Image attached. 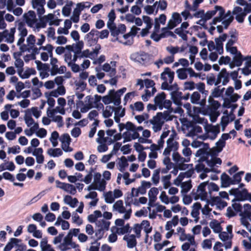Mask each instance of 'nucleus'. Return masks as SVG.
<instances>
[{"mask_svg":"<svg viewBox=\"0 0 251 251\" xmlns=\"http://www.w3.org/2000/svg\"><path fill=\"white\" fill-rule=\"evenodd\" d=\"M173 111L175 113L177 112L176 110L174 111V109H167V110L164 111L163 113L161 112H158L156 115L153 117V120L151 121V124L156 125L157 129L160 130L164 123V122L161 121V120L163 119L166 121H172L173 117L170 115V113Z\"/></svg>","mask_w":251,"mask_h":251,"instance_id":"nucleus-1","label":"nucleus"},{"mask_svg":"<svg viewBox=\"0 0 251 251\" xmlns=\"http://www.w3.org/2000/svg\"><path fill=\"white\" fill-rule=\"evenodd\" d=\"M175 72L171 71L169 67L164 69V71L161 74L160 78L164 81L161 84V89L163 90H171L172 86L169 84H172L174 79Z\"/></svg>","mask_w":251,"mask_h":251,"instance_id":"nucleus-2","label":"nucleus"},{"mask_svg":"<svg viewBox=\"0 0 251 251\" xmlns=\"http://www.w3.org/2000/svg\"><path fill=\"white\" fill-rule=\"evenodd\" d=\"M229 193L230 195H233L235 197L232 201L247 200L248 197L249 195V193L246 188H244L242 190H240L239 188H232L229 190Z\"/></svg>","mask_w":251,"mask_h":251,"instance_id":"nucleus-3","label":"nucleus"},{"mask_svg":"<svg viewBox=\"0 0 251 251\" xmlns=\"http://www.w3.org/2000/svg\"><path fill=\"white\" fill-rule=\"evenodd\" d=\"M208 181L203 182L200 184L197 190V192H200L199 194L194 193V190L192 191V194L195 195L194 197V199L195 200H197L199 198H200L201 201H205L206 200L207 193L205 191V187L208 185Z\"/></svg>","mask_w":251,"mask_h":251,"instance_id":"nucleus-4","label":"nucleus"},{"mask_svg":"<svg viewBox=\"0 0 251 251\" xmlns=\"http://www.w3.org/2000/svg\"><path fill=\"white\" fill-rule=\"evenodd\" d=\"M99 31L92 29L90 32L85 35L84 39L87 41L88 45L92 46L97 44L99 40Z\"/></svg>","mask_w":251,"mask_h":251,"instance_id":"nucleus-5","label":"nucleus"},{"mask_svg":"<svg viewBox=\"0 0 251 251\" xmlns=\"http://www.w3.org/2000/svg\"><path fill=\"white\" fill-rule=\"evenodd\" d=\"M56 187L59 188L72 195L76 193V188L72 184L62 182L58 180L55 181Z\"/></svg>","mask_w":251,"mask_h":251,"instance_id":"nucleus-6","label":"nucleus"},{"mask_svg":"<svg viewBox=\"0 0 251 251\" xmlns=\"http://www.w3.org/2000/svg\"><path fill=\"white\" fill-rule=\"evenodd\" d=\"M182 22V18L180 15L177 12H174L172 14L171 19L168 22V28L172 29L176 27Z\"/></svg>","mask_w":251,"mask_h":251,"instance_id":"nucleus-7","label":"nucleus"},{"mask_svg":"<svg viewBox=\"0 0 251 251\" xmlns=\"http://www.w3.org/2000/svg\"><path fill=\"white\" fill-rule=\"evenodd\" d=\"M60 141L62 143V148L65 151H72L73 149L69 147L71 142V138L68 133H64L62 135Z\"/></svg>","mask_w":251,"mask_h":251,"instance_id":"nucleus-8","label":"nucleus"},{"mask_svg":"<svg viewBox=\"0 0 251 251\" xmlns=\"http://www.w3.org/2000/svg\"><path fill=\"white\" fill-rule=\"evenodd\" d=\"M231 102L232 101L230 100L229 99L226 98L224 99V102L223 103V107L226 108H231V111L230 112V121L232 122L234 121L235 119V116L234 114H233V111L237 108L238 104H231Z\"/></svg>","mask_w":251,"mask_h":251,"instance_id":"nucleus-9","label":"nucleus"},{"mask_svg":"<svg viewBox=\"0 0 251 251\" xmlns=\"http://www.w3.org/2000/svg\"><path fill=\"white\" fill-rule=\"evenodd\" d=\"M32 5L34 9L37 8V14L39 17L44 14L45 12V9L44 7L46 4L45 0H32Z\"/></svg>","mask_w":251,"mask_h":251,"instance_id":"nucleus-10","label":"nucleus"},{"mask_svg":"<svg viewBox=\"0 0 251 251\" xmlns=\"http://www.w3.org/2000/svg\"><path fill=\"white\" fill-rule=\"evenodd\" d=\"M126 87H123L122 89L118 90L117 91H115L114 89H112L109 90V93L111 94H113L115 100H114V105L116 106H120V104L121 103V97L123 95L124 93L126 92Z\"/></svg>","mask_w":251,"mask_h":251,"instance_id":"nucleus-11","label":"nucleus"},{"mask_svg":"<svg viewBox=\"0 0 251 251\" xmlns=\"http://www.w3.org/2000/svg\"><path fill=\"white\" fill-rule=\"evenodd\" d=\"M23 17L25 22L29 27H32L33 25L37 22L36 14L34 11L30 10L27 13H25Z\"/></svg>","mask_w":251,"mask_h":251,"instance_id":"nucleus-12","label":"nucleus"},{"mask_svg":"<svg viewBox=\"0 0 251 251\" xmlns=\"http://www.w3.org/2000/svg\"><path fill=\"white\" fill-rule=\"evenodd\" d=\"M166 95L162 92L160 93H158L154 98V103L158 106L160 110L162 109V105L163 101L166 99Z\"/></svg>","mask_w":251,"mask_h":251,"instance_id":"nucleus-13","label":"nucleus"},{"mask_svg":"<svg viewBox=\"0 0 251 251\" xmlns=\"http://www.w3.org/2000/svg\"><path fill=\"white\" fill-rule=\"evenodd\" d=\"M182 95L181 92L177 91L171 93V98L175 104L178 106L181 105Z\"/></svg>","mask_w":251,"mask_h":251,"instance_id":"nucleus-14","label":"nucleus"},{"mask_svg":"<svg viewBox=\"0 0 251 251\" xmlns=\"http://www.w3.org/2000/svg\"><path fill=\"white\" fill-rule=\"evenodd\" d=\"M43 150L41 148L35 149L32 154L36 157V161L39 164H42L44 161V156L43 155Z\"/></svg>","mask_w":251,"mask_h":251,"instance_id":"nucleus-15","label":"nucleus"},{"mask_svg":"<svg viewBox=\"0 0 251 251\" xmlns=\"http://www.w3.org/2000/svg\"><path fill=\"white\" fill-rule=\"evenodd\" d=\"M106 184V181L102 179V182L100 183V185L95 182H93L88 186L87 190L88 191H91L92 190H98L100 191H102L105 189Z\"/></svg>","mask_w":251,"mask_h":251,"instance_id":"nucleus-16","label":"nucleus"},{"mask_svg":"<svg viewBox=\"0 0 251 251\" xmlns=\"http://www.w3.org/2000/svg\"><path fill=\"white\" fill-rule=\"evenodd\" d=\"M222 6L219 5H216L214 7V9L213 10L207 11L206 13H204L203 18L205 21H207L210 19L213 16H214L218 11H219L222 8Z\"/></svg>","mask_w":251,"mask_h":251,"instance_id":"nucleus-17","label":"nucleus"},{"mask_svg":"<svg viewBox=\"0 0 251 251\" xmlns=\"http://www.w3.org/2000/svg\"><path fill=\"white\" fill-rule=\"evenodd\" d=\"M222 185L223 187H228L230 185H232V178L229 177L226 173H224L221 177Z\"/></svg>","mask_w":251,"mask_h":251,"instance_id":"nucleus-18","label":"nucleus"},{"mask_svg":"<svg viewBox=\"0 0 251 251\" xmlns=\"http://www.w3.org/2000/svg\"><path fill=\"white\" fill-rule=\"evenodd\" d=\"M124 240L126 241L127 246L128 248H133L137 245L136 236L134 234H131L129 236V238L127 237L126 236H125L124 237Z\"/></svg>","mask_w":251,"mask_h":251,"instance_id":"nucleus-19","label":"nucleus"},{"mask_svg":"<svg viewBox=\"0 0 251 251\" xmlns=\"http://www.w3.org/2000/svg\"><path fill=\"white\" fill-rule=\"evenodd\" d=\"M247 59L248 56L244 57L240 51H239L238 54H235L233 58V61L235 63V65L237 67L241 66L243 62Z\"/></svg>","mask_w":251,"mask_h":251,"instance_id":"nucleus-20","label":"nucleus"},{"mask_svg":"<svg viewBox=\"0 0 251 251\" xmlns=\"http://www.w3.org/2000/svg\"><path fill=\"white\" fill-rule=\"evenodd\" d=\"M220 74L221 75L222 78H223L222 81L223 85H226L230 80L229 73L227 71L226 68H223L220 72Z\"/></svg>","mask_w":251,"mask_h":251,"instance_id":"nucleus-21","label":"nucleus"},{"mask_svg":"<svg viewBox=\"0 0 251 251\" xmlns=\"http://www.w3.org/2000/svg\"><path fill=\"white\" fill-rule=\"evenodd\" d=\"M21 241V239L11 238L10 239V241L5 246L3 251H10L13 248L14 245H17V244Z\"/></svg>","mask_w":251,"mask_h":251,"instance_id":"nucleus-22","label":"nucleus"},{"mask_svg":"<svg viewBox=\"0 0 251 251\" xmlns=\"http://www.w3.org/2000/svg\"><path fill=\"white\" fill-rule=\"evenodd\" d=\"M141 225L144 226V230L146 233L145 242H147L148 239V234L151 233L152 230V227L150 226V223L147 220H144L141 223Z\"/></svg>","mask_w":251,"mask_h":251,"instance_id":"nucleus-23","label":"nucleus"},{"mask_svg":"<svg viewBox=\"0 0 251 251\" xmlns=\"http://www.w3.org/2000/svg\"><path fill=\"white\" fill-rule=\"evenodd\" d=\"M209 225L211 228L213 229L215 233H220L222 230L220 223L216 219H214L210 222Z\"/></svg>","mask_w":251,"mask_h":251,"instance_id":"nucleus-24","label":"nucleus"},{"mask_svg":"<svg viewBox=\"0 0 251 251\" xmlns=\"http://www.w3.org/2000/svg\"><path fill=\"white\" fill-rule=\"evenodd\" d=\"M132 228L130 227L128 223L125 226H122L121 228H117L116 232L119 235H124L127 233L131 232Z\"/></svg>","mask_w":251,"mask_h":251,"instance_id":"nucleus-25","label":"nucleus"},{"mask_svg":"<svg viewBox=\"0 0 251 251\" xmlns=\"http://www.w3.org/2000/svg\"><path fill=\"white\" fill-rule=\"evenodd\" d=\"M47 153L49 155L53 157L61 156L63 154V152L60 148H50L48 149Z\"/></svg>","mask_w":251,"mask_h":251,"instance_id":"nucleus-26","label":"nucleus"},{"mask_svg":"<svg viewBox=\"0 0 251 251\" xmlns=\"http://www.w3.org/2000/svg\"><path fill=\"white\" fill-rule=\"evenodd\" d=\"M113 208L118 210L120 213H124L126 212V208L123 206L122 200L117 201L113 205Z\"/></svg>","mask_w":251,"mask_h":251,"instance_id":"nucleus-27","label":"nucleus"},{"mask_svg":"<svg viewBox=\"0 0 251 251\" xmlns=\"http://www.w3.org/2000/svg\"><path fill=\"white\" fill-rule=\"evenodd\" d=\"M73 2L72 1H70L67 4H66L62 8V14L65 17H68L70 16Z\"/></svg>","mask_w":251,"mask_h":251,"instance_id":"nucleus-28","label":"nucleus"},{"mask_svg":"<svg viewBox=\"0 0 251 251\" xmlns=\"http://www.w3.org/2000/svg\"><path fill=\"white\" fill-rule=\"evenodd\" d=\"M25 26V23L24 22H20L18 23V29L20 32V35L23 37H25L27 34V30Z\"/></svg>","mask_w":251,"mask_h":251,"instance_id":"nucleus-29","label":"nucleus"},{"mask_svg":"<svg viewBox=\"0 0 251 251\" xmlns=\"http://www.w3.org/2000/svg\"><path fill=\"white\" fill-rule=\"evenodd\" d=\"M116 107L114 106L110 105L106 106L105 110L103 111V116L105 118L111 117L112 115L113 111L115 112L116 110Z\"/></svg>","mask_w":251,"mask_h":251,"instance_id":"nucleus-30","label":"nucleus"},{"mask_svg":"<svg viewBox=\"0 0 251 251\" xmlns=\"http://www.w3.org/2000/svg\"><path fill=\"white\" fill-rule=\"evenodd\" d=\"M244 210L242 212L241 215L242 217L250 218L251 217V205L249 203L244 205Z\"/></svg>","mask_w":251,"mask_h":251,"instance_id":"nucleus-31","label":"nucleus"},{"mask_svg":"<svg viewBox=\"0 0 251 251\" xmlns=\"http://www.w3.org/2000/svg\"><path fill=\"white\" fill-rule=\"evenodd\" d=\"M35 62L37 65V68L38 70L43 71L44 72H47L49 70L50 66L48 64H43L39 60H36Z\"/></svg>","mask_w":251,"mask_h":251,"instance_id":"nucleus-32","label":"nucleus"},{"mask_svg":"<svg viewBox=\"0 0 251 251\" xmlns=\"http://www.w3.org/2000/svg\"><path fill=\"white\" fill-rule=\"evenodd\" d=\"M224 13H225V9L222 7L221 10L219 11V16L215 17L212 22V25H216L218 22H220L222 21L223 19H224Z\"/></svg>","mask_w":251,"mask_h":251,"instance_id":"nucleus-33","label":"nucleus"},{"mask_svg":"<svg viewBox=\"0 0 251 251\" xmlns=\"http://www.w3.org/2000/svg\"><path fill=\"white\" fill-rule=\"evenodd\" d=\"M244 174V171H240L234 175L233 178H232V185L239 183L242 179V176Z\"/></svg>","mask_w":251,"mask_h":251,"instance_id":"nucleus-34","label":"nucleus"},{"mask_svg":"<svg viewBox=\"0 0 251 251\" xmlns=\"http://www.w3.org/2000/svg\"><path fill=\"white\" fill-rule=\"evenodd\" d=\"M110 222L104 220H101L98 222V226L100 228H102L103 230H108L109 228Z\"/></svg>","mask_w":251,"mask_h":251,"instance_id":"nucleus-35","label":"nucleus"},{"mask_svg":"<svg viewBox=\"0 0 251 251\" xmlns=\"http://www.w3.org/2000/svg\"><path fill=\"white\" fill-rule=\"evenodd\" d=\"M24 119L25 122V124L27 125L28 126H31L34 123V119L32 118L31 115V113L29 111H26L25 112Z\"/></svg>","mask_w":251,"mask_h":251,"instance_id":"nucleus-36","label":"nucleus"},{"mask_svg":"<svg viewBox=\"0 0 251 251\" xmlns=\"http://www.w3.org/2000/svg\"><path fill=\"white\" fill-rule=\"evenodd\" d=\"M173 159L176 163H184L185 162H188L189 161V160H186V159L185 158L181 157L178 152L173 153Z\"/></svg>","mask_w":251,"mask_h":251,"instance_id":"nucleus-37","label":"nucleus"},{"mask_svg":"<svg viewBox=\"0 0 251 251\" xmlns=\"http://www.w3.org/2000/svg\"><path fill=\"white\" fill-rule=\"evenodd\" d=\"M102 100L105 104H108L112 102L114 103L115 99L113 94H110L109 92L108 95L103 97Z\"/></svg>","mask_w":251,"mask_h":251,"instance_id":"nucleus-38","label":"nucleus"},{"mask_svg":"<svg viewBox=\"0 0 251 251\" xmlns=\"http://www.w3.org/2000/svg\"><path fill=\"white\" fill-rule=\"evenodd\" d=\"M187 70L185 68L178 69L176 71L177 76L179 79L183 80L187 77V74L186 73Z\"/></svg>","mask_w":251,"mask_h":251,"instance_id":"nucleus-39","label":"nucleus"},{"mask_svg":"<svg viewBox=\"0 0 251 251\" xmlns=\"http://www.w3.org/2000/svg\"><path fill=\"white\" fill-rule=\"evenodd\" d=\"M209 131L213 133L214 134L213 136H211L210 137V139L211 140L215 139L218 134H219L220 132V127L219 126H211Z\"/></svg>","mask_w":251,"mask_h":251,"instance_id":"nucleus-40","label":"nucleus"},{"mask_svg":"<svg viewBox=\"0 0 251 251\" xmlns=\"http://www.w3.org/2000/svg\"><path fill=\"white\" fill-rule=\"evenodd\" d=\"M91 3L89 2H80L78 3L76 5V8L75 9H77L79 12L81 13V11L83 10L85 8H90Z\"/></svg>","mask_w":251,"mask_h":251,"instance_id":"nucleus-41","label":"nucleus"},{"mask_svg":"<svg viewBox=\"0 0 251 251\" xmlns=\"http://www.w3.org/2000/svg\"><path fill=\"white\" fill-rule=\"evenodd\" d=\"M192 185L190 180L184 182L181 184L182 192L187 193L192 188Z\"/></svg>","mask_w":251,"mask_h":251,"instance_id":"nucleus-42","label":"nucleus"},{"mask_svg":"<svg viewBox=\"0 0 251 251\" xmlns=\"http://www.w3.org/2000/svg\"><path fill=\"white\" fill-rule=\"evenodd\" d=\"M86 99L88 100V104H87V109L86 110H83V109H81V112L82 113L87 112L88 110L91 109L94 107L93 106V98L91 96H87L86 97Z\"/></svg>","mask_w":251,"mask_h":251,"instance_id":"nucleus-43","label":"nucleus"},{"mask_svg":"<svg viewBox=\"0 0 251 251\" xmlns=\"http://www.w3.org/2000/svg\"><path fill=\"white\" fill-rule=\"evenodd\" d=\"M104 232V230H102V228H99L97 230H96L95 232V236L97 237V239L95 240L94 242L92 243V244L93 245L97 242H98L99 240L101 239L103 236Z\"/></svg>","mask_w":251,"mask_h":251,"instance_id":"nucleus-44","label":"nucleus"},{"mask_svg":"<svg viewBox=\"0 0 251 251\" xmlns=\"http://www.w3.org/2000/svg\"><path fill=\"white\" fill-rule=\"evenodd\" d=\"M160 169H156L153 174L152 176V180L154 184L156 185L158 184L159 182V179H160Z\"/></svg>","mask_w":251,"mask_h":251,"instance_id":"nucleus-45","label":"nucleus"},{"mask_svg":"<svg viewBox=\"0 0 251 251\" xmlns=\"http://www.w3.org/2000/svg\"><path fill=\"white\" fill-rule=\"evenodd\" d=\"M105 132L103 130H100L98 131V135L99 138L97 139V141L99 143H105L107 141V138H104Z\"/></svg>","mask_w":251,"mask_h":251,"instance_id":"nucleus-46","label":"nucleus"},{"mask_svg":"<svg viewBox=\"0 0 251 251\" xmlns=\"http://www.w3.org/2000/svg\"><path fill=\"white\" fill-rule=\"evenodd\" d=\"M173 137H170L167 141V144L169 143V146L172 147L171 149L175 151H176L178 148V143L176 141H174Z\"/></svg>","mask_w":251,"mask_h":251,"instance_id":"nucleus-47","label":"nucleus"},{"mask_svg":"<svg viewBox=\"0 0 251 251\" xmlns=\"http://www.w3.org/2000/svg\"><path fill=\"white\" fill-rule=\"evenodd\" d=\"M222 164V160L219 157H212L208 163V166L210 167H213L216 164L221 165Z\"/></svg>","mask_w":251,"mask_h":251,"instance_id":"nucleus-48","label":"nucleus"},{"mask_svg":"<svg viewBox=\"0 0 251 251\" xmlns=\"http://www.w3.org/2000/svg\"><path fill=\"white\" fill-rule=\"evenodd\" d=\"M221 200L222 199L220 197H213L211 198L210 201H207V203H208L211 206H214V205L217 206L220 203Z\"/></svg>","mask_w":251,"mask_h":251,"instance_id":"nucleus-49","label":"nucleus"},{"mask_svg":"<svg viewBox=\"0 0 251 251\" xmlns=\"http://www.w3.org/2000/svg\"><path fill=\"white\" fill-rule=\"evenodd\" d=\"M36 74V71L34 68H28L27 69L24 73V76L22 78H28L29 77L30 75H34Z\"/></svg>","mask_w":251,"mask_h":251,"instance_id":"nucleus-50","label":"nucleus"},{"mask_svg":"<svg viewBox=\"0 0 251 251\" xmlns=\"http://www.w3.org/2000/svg\"><path fill=\"white\" fill-rule=\"evenodd\" d=\"M201 98V95L198 92H194L191 96V101L192 103H198Z\"/></svg>","mask_w":251,"mask_h":251,"instance_id":"nucleus-51","label":"nucleus"},{"mask_svg":"<svg viewBox=\"0 0 251 251\" xmlns=\"http://www.w3.org/2000/svg\"><path fill=\"white\" fill-rule=\"evenodd\" d=\"M48 239L47 237L42 239L40 242V247L42 251H46L50 247V245L48 244Z\"/></svg>","mask_w":251,"mask_h":251,"instance_id":"nucleus-52","label":"nucleus"},{"mask_svg":"<svg viewBox=\"0 0 251 251\" xmlns=\"http://www.w3.org/2000/svg\"><path fill=\"white\" fill-rule=\"evenodd\" d=\"M115 198L112 195V192L109 191L105 195V201L106 203H112L114 201Z\"/></svg>","mask_w":251,"mask_h":251,"instance_id":"nucleus-53","label":"nucleus"},{"mask_svg":"<svg viewBox=\"0 0 251 251\" xmlns=\"http://www.w3.org/2000/svg\"><path fill=\"white\" fill-rule=\"evenodd\" d=\"M68 66L71 68V70L74 73H77L80 70L79 66L76 63H73L72 61L68 62Z\"/></svg>","mask_w":251,"mask_h":251,"instance_id":"nucleus-54","label":"nucleus"},{"mask_svg":"<svg viewBox=\"0 0 251 251\" xmlns=\"http://www.w3.org/2000/svg\"><path fill=\"white\" fill-rule=\"evenodd\" d=\"M202 132V128L199 126H195L190 131L189 133L192 136L195 135L196 133H200Z\"/></svg>","mask_w":251,"mask_h":251,"instance_id":"nucleus-55","label":"nucleus"},{"mask_svg":"<svg viewBox=\"0 0 251 251\" xmlns=\"http://www.w3.org/2000/svg\"><path fill=\"white\" fill-rule=\"evenodd\" d=\"M216 42V50L219 52L220 54L223 53V44L221 43V41H220L219 39H215Z\"/></svg>","mask_w":251,"mask_h":251,"instance_id":"nucleus-56","label":"nucleus"},{"mask_svg":"<svg viewBox=\"0 0 251 251\" xmlns=\"http://www.w3.org/2000/svg\"><path fill=\"white\" fill-rule=\"evenodd\" d=\"M78 42L75 45V49L74 52H76L77 54L81 53V50L83 48L84 43L83 41H78Z\"/></svg>","mask_w":251,"mask_h":251,"instance_id":"nucleus-57","label":"nucleus"},{"mask_svg":"<svg viewBox=\"0 0 251 251\" xmlns=\"http://www.w3.org/2000/svg\"><path fill=\"white\" fill-rule=\"evenodd\" d=\"M142 18L146 26L151 28L153 25L152 19L148 16H143Z\"/></svg>","mask_w":251,"mask_h":251,"instance_id":"nucleus-58","label":"nucleus"},{"mask_svg":"<svg viewBox=\"0 0 251 251\" xmlns=\"http://www.w3.org/2000/svg\"><path fill=\"white\" fill-rule=\"evenodd\" d=\"M26 41L28 45L30 46V49H32L34 47L36 41L35 36L32 34L29 35L27 38Z\"/></svg>","mask_w":251,"mask_h":251,"instance_id":"nucleus-59","label":"nucleus"},{"mask_svg":"<svg viewBox=\"0 0 251 251\" xmlns=\"http://www.w3.org/2000/svg\"><path fill=\"white\" fill-rule=\"evenodd\" d=\"M77 9H74L73 12V15L72 17H71V20L75 23H77L78 22L79 20V15L80 14V13L79 12V11Z\"/></svg>","mask_w":251,"mask_h":251,"instance_id":"nucleus-60","label":"nucleus"},{"mask_svg":"<svg viewBox=\"0 0 251 251\" xmlns=\"http://www.w3.org/2000/svg\"><path fill=\"white\" fill-rule=\"evenodd\" d=\"M231 60V58L228 56H226V57L221 56L219 60V63L220 65L222 64H228L230 63Z\"/></svg>","mask_w":251,"mask_h":251,"instance_id":"nucleus-61","label":"nucleus"},{"mask_svg":"<svg viewBox=\"0 0 251 251\" xmlns=\"http://www.w3.org/2000/svg\"><path fill=\"white\" fill-rule=\"evenodd\" d=\"M157 3V1H156L153 5H147L145 7V10L146 13L149 15H151L153 13L154 11V7Z\"/></svg>","mask_w":251,"mask_h":251,"instance_id":"nucleus-62","label":"nucleus"},{"mask_svg":"<svg viewBox=\"0 0 251 251\" xmlns=\"http://www.w3.org/2000/svg\"><path fill=\"white\" fill-rule=\"evenodd\" d=\"M72 220L73 222L77 224L78 225H80L82 224V220L80 219L79 216L76 213L73 214Z\"/></svg>","mask_w":251,"mask_h":251,"instance_id":"nucleus-63","label":"nucleus"},{"mask_svg":"<svg viewBox=\"0 0 251 251\" xmlns=\"http://www.w3.org/2000/svg\"><path fill=\"white\" fill-rule=\"evenodd\" d=\"M208 188L209 192L213 191L217 192L218 191L219 189V186L214 182H208Z\"/></svg>","mask_w":251,"mask_h":251,"instance_id":"nucleus-64","label":"nucleus"}]
</instances>
